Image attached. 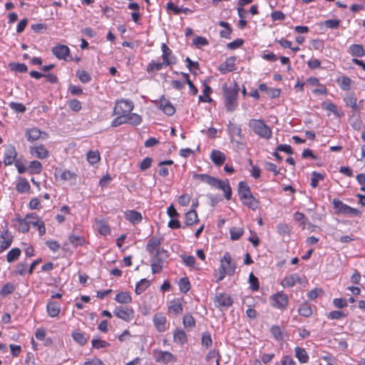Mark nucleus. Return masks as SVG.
I'll use <instances>...</instances> for the list:
<instances>
[{
  "mask_svg": "<svg viewBox=\"0 0 365 365\" xmlns=\"http://www.w3.org/2000/svg\"><path fill=\"white\" fill-rule=\"evenodd\" d=\"M222 89L223 92L225 106L227 111H234L238 106L237 96L240 90L239 86L235 82L230 86L225 83L222 86Z\"/></svg>",
  "mask_w": 365,
  "mask_h": 365,
  "instance_id": "1",
  "label": "nucleus"
},
{
  "mask_svg": "<svg viewBox=\"0 0 365 365\" xmlns=\"http://www.w3.org/2000/svg\"><path fill=\"white\" fill-rule=\"evenodd\" d=\"M249 126L255 134L261 138L269 139L272 137V130L262 120L252 119L249 122Z\"/></svg>",
  "mask_w": 365,
  "mask_h": 365,
  "instance_id": "2",
  "label": "nucleus"
},
{
  "mask_svg": "<svg viewBox=\"0 0 365 365\" xmlns=\"http://www.w3.org/2000/svg\"><path fill=\"white\" fill-rule=\"evenodd\" d=\"M271 305L273 307L284 309L288 305V296L282 292H279L269 298Z\"/></svg>",
  "mask_w": 365,
  "mask_h": 365,
  "instance_id": "3",
  "label": "nucleus"
},
{
  "mask_svg": "<svg viewBox=\"0 0 365 365\" xmlns=\"http://www.w3.org/2000/svg\"><path fill=\"white\" fill-rule=\"evenodd\" d=\"M220 267L227 271V275L232 276L234 274L236 269V263L232 260L229 252H226L220 259Z\"/></svg>",
  "mask_w": 365,
  "mask_h": 365,
  "instance_id": "4",
  "label": "nucleus"
},
{
  "mask_svg": "<svg viewBox=\"0 0 365 365\" xmlns=\"http://www.w3.org/2000/svg\"><path fill=\"white\" fill-rule=\"evenodd\" d=\"M113 313L117 317L128 322L134 318V312L132 308L128 307H116Z\"/></svg>",
  "mask_w": 365,
  "mask_h": 365,
  "instance_id": "5",
  "label": "nucleus"
},
{
  "mask_svg": "<svg viewBox=\"0 0 365 365\" xmlns=\"http://www.w3.org/2000/svg\"><path fill=\"white\" fill-rule=\"evenodd\" d=\"M25 135L29 142H34L38 139L46 140L48 138L47 133L40 130L38 128L26 129Z\"/></svg>",
  "mask_w": 365,
  "mask_h": 365,
  "instance_id": "6",
  "label": "nucleus"
},
{
  "mask_svg": "<svg viewBox=\"0 0 365 365\" xmlns=\"http://www.w3.org/2000/svg\"><path fill=\"white\" fill-rule=\"evenodd\" d=\"M133 102L121 100L115 106L114 113L115 115H127L133 110Z\"/></svg>",
  "mask_w": 365,
  "mask_h": 365,
  "instance_id": "7",
  "label": "nucleus"
},
{
  "mask_svg": "<svg viewBox=\"0 0 365 365\" xmlns=\"http://www.w3.org/2000/svg\"><path fill=\"white\" fill-rule=\"evenodd\" d=\"M29 225H32L38 227L39 235L42 236L46 233L44 222L40 220L35 213L28 214L26 216Z\"/></svg>",
  "mask_w": 365,
  "mask_h": 365,
  "instance_id": "8",
  "label": "nucleus"
},
{
  "mask_svg": "<svg viewBox=\"0 0 365 365\" xmlns=\"http://www.w3.org/2000/svg\"><path fill=\"white\" fill-rule=\"evenodd\" d=\"M52 53L60 60L68 61V57L70 56L69 48L63 44H58L52 48Z\"/></svg>",
  "mask_w": 365,
  "mask_h": 365,
  "instance_id": "9",
  "label": "nucleus"
},
{
  "mask_svg": "<svg viewBox=\"0 0 365 365\" xmlns=\"http://www.w3.org/2000/svg\"><path fill=\"white\" fill-rule=\"evenodd\" d=\"M161 48L163 51V63L166 66L175 64L176 63V58L172 55L171 49L164 43H162Z\"/></svg>",
  "mask_w": 365,
  "mask_h": 365,
  "instance_id": "10",
  "label": "nucleus"
},
{
  "mask_svg": "<svg viewBox=\"0 0 365 365\" xmlns=\"http://www.w3.org/2000/svg\"><path fill=\"white\" fill-rule=\"evenodd\" d=\"M158 107L165 114L169 116L173 115L175 112V107L170 101L166 99L164 96H162L160 99Z\"/></svg>",
  "mask_w": 365,
  "mask_h": 365,
  "instance_id": "11",
  "label": "nucleus"
},
{
  "mask_svg": "<svg viewBox=\"0 0 365 365\" xmlns=\"http://www.w3.org/2000/svg\"><path fill=\"white\" fill-rule=\"evenodd\" d=\"M235 61L236 57L231 56L226 59V61L222 63L219 66V71L222 74H225L228 72L235 71Z\"/></svg>",
  "mask_w": 365,
  "mask_h": 365,
  "instance_id": "12",
  "label": "nucleus"
},
{
  "mask_svg": "<svg viewBox=\"0 0 365 365\" xmlns=\"http://www.w3.org/2000/svg\"><path fill=\"white\" fill-rule=\"evenodd\" d=\"M153 322L158 331L166 330V317L162 313H157L153 316Z\"/></svg>",
  "mask_w": 365,
  "mask_h": 365,
  "instance_id": "13",
  "label": "nucleus"
},
{
  "mask_svg": "<svg viewBox=\"0 0 365 365\" xmlns=\"http://www.w3.org/2000/svg\"><path fill=\"white\" fill-rule=\"evenodd\" d=\"M1 238L2 240H0V253L11 246L13 241V236L11 235L8 230H6L1 233Z\"/></svg>",
  "mask_w": 365,
  "mask_h": 365,
  "instance_id": "14",
  "label": "nucleus"
},
{
  "mask_svg": "<svg viewBox=\"0 0 365 365\" xmlns=\"http://www.w3.org/2000/svg\"><path fill=\"white\" fill-rule=\"evenodd\" d=\"M17 156L14 146L9 145L6 148L4 153V163L5 165H11Z\"/></svg>",
  "mask_w": 365,
  "mask_h": 365,
  "instance_id": "15",
  "label": "nucleus"
},
{
  "mask_svg": "<svg viewBox=\"0 0 365 365\" xmlns=\"http://www.w3.org/2000/svg\"><path fill=\"white\" fill-rule=\"evenodd\" d=\"M30 153L32 155L40 159H44L48 156V151L41 144L38 146H31Z\"/></svg>",
  "mask_w": 365,
  "mask_h": 365,
  "instance_id": "16",
  "label": "nucleus"
},
{
  "mask_svg": "<svg viewBox=\"0 0 365 365\" xmlns=\"http://www.w3.org/2000/svg\"><path fill=\"white\" fill-rule=\"evenodd\" d=\"M193 178L204 182L213 187L214 186L217 185V184L220 183L219 179L212 177L207 174L194 173Z\"/></svg>",
  "mask_w": 365,
  "mask_h": 365,
  "instance_id": "17",
  "label": "nucleus"
},
{
  "mask_svg": "<svg viewBox=\"0 0 365 365\" xmlns=\"http://www.w3.org/2000/svg\"><path fill=\"white\" fill-rule=\"evenodd\" d=\"M220 183L217 184V185L214 186V187L219 188L222 190H223L225 193V197L229 200L231 199L232 197V189L230 185V182L228 180H226L225 181L219 180Z\"/></svg>",
  "mask_w": 365,
  "mask_h": 365,
  "instance_id": "18",
  "label": "nucleus"
},
{
  "mask_svg": "<svg viewBox=\"0 0 365 365\" xmlns=\"http://www.w3.org/2000/svg\"><path fill=\"white\" fill-rule=\"evenodd\" d=\"M210 158L216 166L222 165L226 160L225 155L217 150H213L212 151Z\"/></svg>",
  "mask_w": 365,
  "mask_h": 365,
  "instance_id": "19",
  "label": "nucleus"
},
{
  "mask_svg": "<svg viewBox=\"0 0 365 365\" xmlns=\"http://www.w3.org/2000/svg\"><path fill=\"white\" fill-rule=\"evenodd\" d=\"M238 195L240 196V199L242 200L243 199H246L250 196H252L250 188L247 185V182L244 181H241L238 185Z\"/></svg>",
  "mask_w": 365,
  "mask_h": 365,
  "instance_id": "20",
  "label": "nucleus"
},
{
  "mask_svg": "<svg viewBox=\"0 0 365 365\" xmlns=\"http://www.w3.org/2000/svg\"><path fill=\"white\" fill-rule=\"evenodd\" d=\"M161 244V240L160 238L153 236L152 237L148 242L146 245V250L150 253L152 254L155 250H157L158 249H160L159 247Z\"/></svg>",
  "mask_w": 365,
  "mask_h": 365,
  "instance_id": "21",
  "label": "nucleus"
},
{
  "mask_svg": "<svg viewBox=\"0 0 365 365\" xmlns=\"http://www.w3.org/2000/svg\"><path fill=\"white\" fill-rule=\"evenodd\" d=\"M46 308L48 315L51 317H56L60 313V305L58 302L50 300L47 304Z\"/></svg>",
  "mask_w": 365,
  "mask_h": 365,
  "instance_id": "22",
  "label": "nucleus"
},
{
  "mask_svg": "<svg viewBox=\"0 0 365 365\" xmlns=\"http://www.w3.org/2000/svg\"><path fill=\"white\" fill-rule=\"evenodd\" d=\"M125 218L130 222L135 224L142 220V215L140 212L135 210H128L125 212Z\"/></svg>",
  "mask_w": 365,
  "mask_h": 365,
  "instance_id": "23",
  "label": "nucleus"
},
{
  "mask_svg": "<svg viewBox=\"0 0 365 365\" xmlns=\"http://www.w3.org/2000/svg\"><path fill=\"white\" fill-rule=\"evenodd\" d=\"M216 302L220 306L230 307L232 304L231 297L227 294H220L216 296Z\"/></svg>",
  "mask_w": 365,
  "mask_h": 365,
  "instance_id": "24",
  "label": "nucleus"
},
{
  "mask_svg": "<svg viewBox=\"0 0 365 365\" xmlns=\"http://www.w3.org/2000/svg\"><path fill=\"white\" fill-rule=\"evenodd\" d=\"M169 312L175 314H180L182 312V305L179 299L170 302L168 307Z\"/></svg>",
  "mask_w": 365,
  "mask_h": 365,
  "instance_id": "25",
  "label": "nucleus"
},
{
  "mask_svg": "<svg viewBox=\"0 0 365 365\" xmlns=\"http://www.w3.org/2000/svg\"><path fill=\"white\" fill-rule=\"evenodd\" d=\"M198 222L197 212L195 209H191L185 214V225L187 226L192 225Z\"/></svg>",
  "mask_w": 365,
  "mask_h": 365,
  "instance_id": "26",
  "label": "nucleus"
},
{
  "mask_svg": "<svg viewBox=\"0 0 365 365\" xmlns=\"http://www.w3.org/2000/svg\"><path fill=\"white\" fill-rule=\"evenodd\" d=\"M168 257V252L163 248L158 249L153 255L151 261L163 264L164 260Z\"/></svg>",
  "mask_w": 365,
  "mask_h": 365,
  "instance_id": "27",
  "label": "nucleus"
},
{
  "mask_svg": "<svg viewBox=\"0 0 365 365\" xmlns=\"http://www.w3.org/2000/svg\"><path fill=\"white\" fill-rule=\"evenodd\" d=\"M167 9L172 10L175 14H179L180 13H183L185 14H187L192 13V11L188 8H179L175 6L171 1H170L166 6Z\"/></svg>",
  "mask_w": 365,
  "mask_h": 365,
  "instance_id": "28",
  "label": "nucleus"
},
{
  "mask_svg": "<svg viewBox=\"0 0 365 365\" xmlns=\"http://www.w3.org/2000/svg\"><path fill=\"white\" fill-rule=\"evenodd\" d=\"M156 360L160 362L168 363L174 357V356L169 351H160L156 354Z\"/></svg>",
  "mask_w": 365,
  "mask_h": 365,
  "instance_id": "29",
  "label": "nucleus"
},
{
  "mask_svg": "<svg viewBox=\"0 0 365 365\" xmlns=\"http://www.w3.org/2000/svg\"><path fill=\"white\" fill-rule=\"evenodd\" d=\"M295 356L301 363H307L309 360V355L304 348L295 347Z\"/></svg>",
  "mask_w": 365,
  "mask_h": 365,
  "instance_id": "30",
  "label": "nucleus"
},
{
  "mask_svg": "<svg viewBox=\"0 0 365 365\" xmlns=\"http://www.w3.org/2000/svg\"><path fill=\"white\" fill-rule=\"evenodd\" d=\"M242 201L245 205L252 209V210H256L258 208L259 204L258 200H257L253 195L250 196L246 199H243Z\"/></svg>",
  "mask_w": 365,
  "mask_h": 365,
  "instance_id": "31",
  "label": "nucleus"
},
{
  "mask_svg": "<svg viewBox=\"0 0 365 365\" xmlns=\"http://www.w3.org/2000/svg\"><path fill=\"white\" fill-rule=\"evenodd\" d=\"M115 300L120 304H128L132 302V297L127 292H120L115 295Z\"/></svg>",
  "mask_w": 365,
  "mask_h": 365,
  "instance_id": "32",
  "label": "nucleus"
},
{
  "mask_svg": "<svg viewBox=\"0 0 365 365\" xmlns=\"http://www.w3.org/2000/svg\"><path fill=\"white\" fill-rule=\"evenodd\" d=\"M125 117L126 123H129L132 125H138L142 121L140 115L136 113H129L125 115Z\"/></svg>",
  "mask_w": 365,
  "mask_h": 365,
  "instance_id": "33",
  "label": "nucleus"
},
{
  "mask_svg": "<svg viewBox=\"0 0 365 365\" xmlns=\"http://www.w3.org/2000/svg\"><path fill=\"white\" fill-rule=\"evenodd\" d=\"M150 284L147 279H140L135 285V292L136 294H142Z\"/></svg>",
  "mask_w": 365,
  "mask_h": 365,
  "instance_id": "34",
  "label": "nucleus"
},
{
  "mask_svg": "<svg viewBox=\"0 0 365 365\" xmlns=\"http://www.w3.org/2000/svg\"><path fill=\"white\" fill-rule=\"evenodd\" d=\"M203 96H200L198 97L199 101L200 102H206L210 103L212 102V98L210 97V94L212 92V90L210 86L204 83V89H203Z\"/></svg>",
  "mask_w": 365,
  "mask_h": 365,
  "instance_id": "35",
  "label": "nucleus"
},
{
  "mask_svg": "<svg viewBox=\"0 0 365 365\" xmlns=\"http://www.w3.org/2000/svg\"><path fill=\"white\" fill-rule=\"evenodd\" d=\"M173 338L174 341L180 344H183L187 341V336L183 330L175 329Z\"/></svg>",
  "mask_w": 365,
  "mask_h": 365,
  "instance_id": "36",
  "label": "nucleus"
},
{
  "mask_svg": "<svg viewBox=\"0 0 365 365\" xmlns=\"http://www.w3.org/2000/svg\"><path fill=\"white\" fill-rule=\"evenodd\" d=\"M96 226L101 235L106 236L110 234V229L103 220H96Z\"/></svg>",
  "mask_w": 365,
  "mask_h": 365,
  "instance_id": "37",
  "label": "nucleus"
},
{
  "mask_svg": "<svg viewBox=\"0 0 365 365\" xmlns=\"http://www.w3.org/2000/svg\"><path fill=\"white\" fill-rule=\"evenodd\" d=\"M298 312L301 316L308 317L312 314V309L311 306L305 302L300 305L298 309Z\"/></svg>",
  "mask_w": 365,
  "mask_h": 365,
  "instance_id": "38",
  "label": "nucleus"
},
{
  "mask_svg": "<svg viewBox=\"0 0 365 365\" xmlns=\"http://www.w3.org/2000/svg\"><path fill=\"white\" fill-rule=\"evenodd\" d=\"M351 54L356 57H362L365 55L364 48L360 44H353L349 48Z\"/></svg>",
  "mask_w": 365,
  "mask_h": 365,
  "instance_id": "39",
  "label": "nucleus"
},
{
  "mask_svg": "<svg viewBox=\"0 0 365 365\" xmlns=\"http://www.w3.org/2000/svg\"><path fill=\"white\" fill-rule=\"evenodd\" d=\"M9 67L13 71L26 73L28 71L27 66L21 63H10Z\"/></svg>",
  "mask_w": 365,
  "mask_h": 365,
  "instance_id": "40",
  "label": "nucleus"
},
{
  "mask_svg": "<svg viewBox=\"0 0 365 365\" xmlns=\"http://www.w3.org/2000/svg\"><path fill=\"white\" fill-rule=\"evenodd\" d=\"M324 175L321 174L318 172L313 171L312 173V178H311V183L310 185L312 187L315 188L318 186V183L319 180H323L324 179Z\"/></svg>",
  "mask_w": 365,
  "mask_h": 365,
  "instance_id": "41",
  "label": "nucleus"
},
{
  "mask_svg": "<svg viewBox=\"0 0 365 365\" xmlns=\"http://www.w3.org/2000/svg\"><path fill=\"white\" fill-rule=\"evenodd\" d=\"M21 250L19 248H13L11 249L6 255V260L8 262H13L21 255Z\"/></svg>",
  "mask_w": 365,
  "mask_h": 365,
  "instance_id": "42",
  "label": "nucleus"
},
{
  "mask_svg": "<svg viewBox=\"0 0 365 365\" xmlns=\"http://www.w3.org/2000/svg\"><path fill=\"white\" fill-rule=\"evenodd\" d=\"M30 185L25 179H21L16 185V190L21 193H24L30 190Z\"/></svg>",
  "mask_w": 365,
  "mask_h": 365,
  "instance_id": "43",
  "label": "nucleus"
},
{
  "mask_svg": "<svg viewBox=\"0 0 365 365\" xmlns=\"http://www.w3.org/2000/svg\"><path fill=\"white\" fill-rule=\"evenodd\" d=\"M182 323L185 328L192 329L195 327V321L190 314H187L183 317Z\"/></svg>",
  "mask_w": 365,
  "mask_h": 365,
  "instance_id": "44",
  "label": "nucleus"
},
{
  "mask_svg": "<svg viewBox=\"0 0 365 365\" xmlns=\"http://www.w3.org/2000/svg\"><path fill=\"white\" fill-rule=\"evenodd\" d=\"M16 221L19 223L18 230L23 233H26L29 231V225L26 218L21 219L20 217L16 218Z\"/></svg>",
  "mask_w": 365,
  "mask_h": 365,
  "instance_id": "45",
  "label": "nucleus"
},
{
  "mask_svg": "<svg viewBox=\"0 0 365 365\" xmlns=\"http://www.w3.org/2000/svg\"><path fill=\"white\" fill-rule=\"evenodd\" d=\"M220 358L221 356L220 355L218 351L212 349L208 352L205 359L207 361H211L213 359H215V365H219Z\"/></svg>",
  "mask_w": 365,
  "mask_h": 365,
  "instance_id": "46",
  "label": "nucleus"
},
{
  "mask_svg": "<svg viewBox=\"0 0 365 365\" xmlns=\"http://www.w3.org/2000/svg\"><path fill=\"white\" fill-rule=\"evenodd\" d=\"M228 132L232 138L235 135L241 137L242 130L240 125L230 123L228 125Z\"/></svg>",
  "mask_w": 365,
  "mask_h": 365,
  "instance_id": "47",
  "label": "nucleus"
},
{
  "mask_svg": "<svg viewBox=\"0 0 365 365\" xmlns=\"http://www.w3.org/2000/svg\"><path fill=\"white\" fill-rule=\"evenodd\" d=\"M29 168L31 170V174H39L42 170L41 163L38 160L30 162Z\"/></svg>",
  "mask_w": 365,
  "mask_h": 365,
  "instance_id": "48",
  "label": "nucleus"
},
{
  "mask_svg": "<svg viewBox=\"0 0 365 365\" xmlns=\"http://www.w3.org/2000/svg\"><path fill=\"white\" fill-rule=\"evenodd\" d=\"M15 290V286L10 282L6 283L3 286L1 289L0 290V294L6 297L11 293H13Z\"/></svg>",
  "mask_w": 365,
  "mask_h": 365,
  "instance_id": "49",
  "label": "nucleus"
},
{
  "mask_svg": "<svg viewBox=\"0 0 365 365\" xmlns=\"http://www.w3.org/2000/svg\"><path fill=\"white\" fill-rule=\"evenodd\" d=\"M230 238H231V240H237L243 235L244 230L242 228H240V227H239V228H237V227H232L230 230Z\"/></svg>",
  "mask_w": 365,
  "mask_h": 365,
  "instance_id": "50",
  "label": "nucleus"
},
{
  "mask_svg": "<svg viewBox=\"0 0 365 365\" xmlns=\"http://www.w3.org/2000/svg\"><path fill=\"white\" fill-rule=\"evenodd\" d=\"M249 283L250 284V289L252 291H257L259 289V284L258 278L255 277L252 272L249 275Z\"/></svg>",
  "mask_w": 365,
  "mask_h": 365,
  "instance_id": "51",
  "label": "nucleus"
},
{
  "mask_svg": "<svg viewBox=\"0 0 365 365\" xmlns=\"http://www.w3.org/2000/svg\"><path fill=\"white\" fill-rule=\"evenodd\" d=\"M333 205L336 212L341 214L344 212V210L347 206V205L344 204L340 200L336 198L333 200Z\"/></svg>",
  "mask_w": 365,
  "mask_h": 365,
  "instance_id": "52",
  "label": "nucleus"
},
{
  "mask_svg": "<svg viewBox=\"0 0 365 365\" xmlns=\"http://www.w3.org/2000/svg\"><path fill=\"white\" fill-rule=\"evenodd\" d=\"M87 160L91 164H95L100 160V154L98 151L90 150L87 153Z\"/></svg>",
  "mask_w": 365,
  "mask_h": 365,
  "instance_id": "53",
  "label": "nucleus"
},
{
  "mask_svg": "<svg viewBox=\"0 0 365 365\" xmlns=\"http://www.w3.org/2000/svg\"><path fill=\"white\" fill-rule=\"evenodd\" d=\"M180 289L182 293H187L190 289V281L187 277H182L179 282Z\"/></svg>",
  "mask_w": 365,
  "mask_h": 365,
  "instance_id": "54",
  "label": "nucleus"
},
{
  "mask_svg": "<svg viewBox=\"0 0 365 365\" xmlns=\"http://www.w3.org/2000/svg\"><path fill=\"white\" fill-rule=\"evenodd\" d=\"M296 278H297L296 274H292L289 277H285L282 281L281 284L284 287H292L295 284Z\"/></svg>",
  "mask_w": 365,
  "mask_h": 365,
  "instance_id": "55",
  "label": "nucleus"
},
{
  "mask_svg": "<svg viewBox=\"0 0 365 365\" xmlns=\"http://www.w3.org/2000/svg\"><path fill=\"white\" fill-rule=\"evenodd\" d=\"M73 339L75 341L79 344L81 346H83L87 343V339L84 334L81 332H73L72 334Z\"/></svg>",
  "mask_w": 365,
  "mask_h": 365,
  "instance_id": "56",
  "label": "nucleus"
},
{
  "mask_svg": "<svg viewBox=\"0 0 365 365\" xmlns=\"http://www.w3.org/2000/svg\"><path fill=\"white\" fill-rule=\"evenodd\" d=\"M181 259H182L185 265L187 267H194L195 264V258L192 255H180Z\"/></svg>",
  "mask_w": 365,
  "mask_h": 365,
  "instance_id": "57",
  "label": "nucleus"
},
{
  "mask_svg": "<svg viewBox=\"0 0 365 365\" xmlns=\"http://www.w3.org/2000/svg\"><path fill=\"white\" fill-rule=\"evenodd\" d=\"M9 107L17 113H24L26 111V106L21 103L11 102Z\"/></svg>",
  "mask_w": 365,
  "mask_h": 365,
  "instance_id": "58",
  "label": "nucleus"
},
{
  "mask_svg": "<svg viewBox=\"0 0 365 365\" xmlns=\"http://www.w3.org/2000/svg\"><path fill=\"white\" fill-rule=\"evenodd\" d=\"M185 62L187 63V66L189 68V71L195 74V70H198L200 68L198 62L192 61L189 57L186 58Z\"/></svg>",
  "mask_w": 365,
  "mask_h": 365,
  "instance_id": "59",
  "label": "nucleus"
},
{
  "mask_svg": "<svg viewBox=\"0 0 365 365\" xmlns=\"http://www.w3.org/2000/svg\"><path fill=\"white\" fill-rule=\"evenodd\" d=\"M270 331L274 336V338L277 340L282 339V330L279 326L274 325L270 328Z\"/></svg>",
  "mask_w": 365,
  "mask_h": 365,
  "instance_id": "60",
  "label": "nucleus"
},
{
  "mask_svg": "<svg viewBox=\"0 0 365 365\" xmlns=\"http://www.w3.org/2000/svg\"><path fill=\"white\" fill-rule=\"evenodd\" d=\"M212 344L211 335L208 332H204L202 334V344L206 348L210 347Z\"/></svg>",
  "mask_w": 365,
  "mask_h": 365,
  "instance_id": "61",
  "label": "nucleus"
},
{
  "mask_svg": "<svg viewBox=\"0 0 365 365\" xmlns=\"http://www.w3.org/2000/svg\"><path fill=\"white\" fill-rule=\"evenodd\" d=\"M69 241L73 246L81 245L84 242V239L82 237L76 235L69 236Z\"/></svg>",
  "mask_w": 365,
  "mask_h": 365,
  "instance_id": "62",
  "label": "nucleus"
},
{
  "mask_svg": "<svg viewBox=\"0 0 365 365\" xmlns=\"http://www.w3.org/2000/svg\"><path fill=\"white\" fill-rule=\"evenodd\" d=\"M351 80L348 76H343L340 83V87L344 91H349L351 88Z\"/></svg>",
  "mask_w": 365,
  "mask_h": 365,
  "instance_id": "63",
  "label": "nucleus"
},
{
  "mask_svg": "<svg viewBox=\"0 0 365 365\" xmlns=\"http://www.w3.org/2000/svg\"><path fill=\"white\" fill-rule=\"evenodd\" d=\"M91 344L93 348L96 349H101V348H105L108 346L110 344L108 342L101 340V339H93L91 341Z\"/></svg>",
  "mask_w": 365,
  "mask_h": 365,
  "instance_id": "64",
  "label": "nucleus"
}]
</instances>
